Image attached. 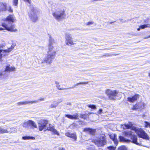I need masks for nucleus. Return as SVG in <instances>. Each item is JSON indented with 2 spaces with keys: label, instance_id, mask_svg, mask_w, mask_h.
<instances>
[{
  "label": "nucleus",
  "instance_id": "obj_32",
  "mask_svg": "<svg viewBox=\"0 0 150 150\" xmlns=\"http://www.w3.org/2000/svg\"><path fill=\"white\" fill-rule=\"evenodd\" d=\"M7 11L8 10L10 13H12L13 12V10L11 6H9L7 7Z\"/></svg>",
  "mask_w": 150,
  "mask_h": 150
},
{
  "label": "nucleus",
  "instance_id": "obj_10",
  "mask_svg": "<svg viewBox=\"0 0 150 150\" xmlns=\"http://www.w3.org/2000/svg\"><path fill=\"white\" fill-rule=\"evenodd\" d=\"M65 42L68 45H71L74 44L71 35L69 33L65 34Z\"/></svg>",
  "mask_w": 150,
  "mask_h": 150
},
{
  "label": "nucleus",
  "instance_id": "obj_40",
  "mask_svg": "<svg viewBox=\"0 0 150 150\" xmlns=\"http://www.w3.org/2000/svg\"><path fill=\"white\" fill-rule=\"evenodd\" d=\"M94 23V22L93 21H89L86 23V25H90L93 24Z\"/></svg>",
  "mask_w": 150,
  "mask_h": 150
},
{
  "label": "nucleus",
  "instance_id": "obj_52",
  "mask_svg": "<svg viewBox=\"0 0 150 150\" xmlns=\"http://www.w3.org/2000/svg\"><path fill=\"white\" fill-rule=\"evenodd\" d=\"M115 22V21L110 22V24H112V23H113V22Z\"/></svg>",
  "mask_w": 150,
  "mask_h": 150
},
{
  "label": "nucleus",
  "instance_id": "obj_16",
  "mask_svg": "<svg viewBox=\"0 0 150 150\" xmlns=\"http://www.w3.org/2000/svg\"><path fill=\"white\" fill-rule=\"evenodd\" d=\"M96 129L91 128H86L83 129V131L89 134L94 135L96 132Z\"/></svg>",
  "mask_w": 150,
  "mask_h": 150
},
{
  "label": "nucleus",
  "instance_id": "obj_22",
  "mask_svg": "<svg viewBox=\"0 0 150 150\" xmlns=\"http://www.w3.org/2000/svg\"><path fill=\"white\" fill-rule=\"evenodd\" d=\"M65 116L67 118L71 119H78L79 115L77 113L73 115L66 114Z\"/></svg>",
  "mask_w": 150,
  "mask_h": 150
},
{
  "label": "nucleus",
  "instance_id": "obj_31",
  "mask_svg": "<svg viewBox=\"0 0 150 150\" xmlns=\"http://www.w3.org/2000/svg\"><path fill=\"white\" fill-rule=\"evenodd\" d=\"M117 150H127V149L125 146H121L118 147Z\"/></svg>",
  "mask_w": 150,
  "mask_h": 150
},
{
  "label": "nucleus",
  "instance_id": "obj_7",
  "mask_svg": "<svg viewBox=\"0 0 150 150\" xmlns=\"http://www.w3.org/2000/svg\"><path fill=\"white\" fill-rule=\"evenodd\" d=\"M106 137L105 135L101 136L100 138L94 140L95 144L98 147L103 146L105 145L106 143Z\"/></svg>",
  "mask_w": 150,
  "mask_h": 150
},
{
  "label": "nucleus",
  "instance_id": "obj_21",
  "mask_svg": "<svg viewBox=\"0 0 150 150\" xmlns=\"http://www.w3.org/2000/svg\"><path fill=\"white\" fill-rule=\"evenodd\" d=\"M37 101H27L24 102H18L17 103V104L18 105H25L28 104H32L33 103L37 102Z\"/></svg>",
  "mask_w": 150,
  "mask_h": 150
},
{
  "label": "nucleus",
  "instance_id": "obj_14",
  "mask_svg": "<svg viewBox=\"0 0 150 150\" xmlns=\"http://www.w3.org/2000/svg\"><path fill=\"white\" fill-rule=\"evenodd\" d=\"M144 104L143 103L136 104L133 106L132 109L133 110L142 109L144 108Z\"/></svg>",
  "mask_w": 150,
  "mask_h": 150
},
{
  "label": "nucleus",
  "instance_id": "obj_12",
  "mask_svg": "<svg viewBox=\"0 0 150 150\" xmlns=\"http://www.w3.org/2000/svg\"><path fill=\"white\" fill-rule=\"evenodd\" d=\"M15 44H13L11 45V47L8 48L7 50H0V59L2 57V56H5V53L9 52H10L12 50H13L14 47L16 46Z\"/></svg>",
  "mask_w": 150,
  "mask_h": 150
},
{
  "label": "nucleus",
  "instance_id": "obj_24",
  "mask_svg": "<svg viewBox=\"0 0 150 150\" xmlns=\"http://www.w3.org/2000/svg\"><path fill=\"white\" fill-rule=\"evenodd\" d=\"M29 127H31L32 128H37V126L35 123L32 120H29Z\"/></svg>",
  "mask_w": 150,
  "mask_h": 150
},
{
  "label": "nucleus",
  "instance_id": "obj_33",
  "mask_svg": "<svg viewBox=\"0 0 150 150\" xmlns=\"http://www.w3.org/2000/svg\"><path fill=\"white\" fill-rule=\"evenodd\" d=\"M87 106L88 107L91 108L92 109H95L96 108V105H88Z\"/></svg>",
  "mask_w": 150,
  "mask_h": 150
},
{
  "label": "nucleus",
  "instance_id": "obj_6",
  "mask_svg": "<svg viewBox=\"0 0 150 150\" xmlns=\"http://www.w3.org/2000/svg\"><path fill=\"white\" fill-rule=\"evenodd\" d=\"M30 8L31 11L28 13L29 16L33 21L35 22L38 19L37 16V11L33 6H30Z\"/></svg>",
  "mask_w": 150,
  "mask_h": 150
},
{
  "label": "nucleus",
  "instance_id": "obj_45",
  "mask_svg": "<svg viewBox=\"0 0 150 150\" xmlns=\"http://www.w3.org/2000/svg\"><path fill=\"white\" fill-rule=\"evenodd\" d=\"M146 28L150 27V24H146Z\"/></svg>",
  "mask_w": 150,
  "mask_h": 150
},
{
  "label": "nucleus",
  "instance_id": "obj_46",
  "mask_svg": "<svg viewBox=\"0 0 150 150\" xmlns=\"http://www.w3.org/2000/svg\"><path fill=\"white\" fill-rule=\"evenodd\" d=\"M55 84L56 85H58V84H59V82H58V81H55Z\"/></svg>",
  "mask_w": 150,
  "mask_h": 150
},
{
  "label": "nucleus",
  "instance_id": "obj_17",
  "mask_svg": "<svg viewBox=\"0 0 150 150\" xmlns=\"http://www.w3.org/2000/svg\"><path fill=\"white\" fill-rule=\"evenodd\" d=\"M139 98V95L136 94L131 97H128L127 98V101L129 102L133 103L137 100Z\"/></svg>",
  "mask_w": 150,
  "mask_h": 150
},
{
  "label": "nucleus",
  "instance_id": "obj_53",
  "mask_svg": "<svg viewBox=\"0 0 150 150\" xmlns=\"http://www.w3.org/2000/svg\"><path fill=\"white\" fill-rule=\"evenodd\" d=\"M144 22H145V23L148 22L146 21V20H145V21H144Z\"/></svg>",
  "mask_w": 150,
  "mask_h": 150
},
{
  "label": "nucleus",
  "instance_id": "obj_15",
  "mask_svg": "<svg viewBox=\"0 0 150 150\" xmlns=\"http://www.w3.org/2000/svg\"><path fill=\"white\" fill-rule=\"evenodd\" d=\"M7 9V4L5 3L0 2V13L6 11Z\"/></svg>",
  "mask_w": 150,
  "mask_h": 150
},
{
  "label": "nucleus",
  "instance_id": "obj_19",
  "mask_svg": "<svg viewBox=\"0 0 150 150\" xmlns=\"http://www.w3.org/2000/svg\"><path fill=\"white\" fill-rule=\"evenodd\" d=\"M49 45H48V48H50V47H52V48H54V47L52 45H53L54 43H55V41L52 38L51 35H49Z\"/></svg>",
  "mask_w": 150,
  "mask_h": 150
},
{
  "label": "nucleus",
  "instance_id": "obj_30",
  "mask_svg": "<svg viewBox=\"0 0 150 150\" xmlns=\"http://www.w3.org/2000/svg\"><path fill=\"white\" fill-rule=\"evenodd\" d=\"M23 127H29V120L26 122L24 123L22 125Z\"/></svg>",
  "mask_w": 150,
  "mask_h": 150
},
{
  "label": "nucleus",
  "instance_id": "obj_55",
  "mask_svg": "<svg viewBox=\"0 0 150 150\" xmlns=\"http://www.w3.org/2000/svg\"><path fill=\"white\" fill-rule=\"evenodd\" d=\"M2 47H2V45H1V46H0V48H2Z\"/></svg>",
  "mask_w": 150,
  "mask_h": 150
},
{
  "label": "nucleus",
  "instance_id": "obj_26",
  "mask_svg": "<svg viewBox=\"0 0 150 150\" xmlns=\"http://www.w3.org/2000/svg\"><path fill=\"white\" fill-rule=\"evenodd\" d=\"M62 101V100H60V101L59 102H57L55 103V102H54L53 103V104H51V105L50 106V108H55L59 104V103H60Z\"/></svg>",
  "mask_w": 150,
  "mask_h": 150
},
{
  "label": "nucleus",
  "instance_id": "obj_43",
  "mask_svg": "<svg viewBox=\"0 0 150 150\" xmlns=\"http://www.w3.org/2000/svg\"><path fill=\"white\" fill-rule=\"evenodd\" d=\"M103 110L102 109H100L98 112V114H100L102 113Z\"/></svg>",
  "mask_w": 150,
  "mask_h": 150
},
{
  "label": "nucleus",
  "instance_id": "obj_9",
  "mask_svg": "<svg viewBox=\"0 0 150 150\" xmlns=\"http://www.w3.org/2000/svg\"><path fill=\"white\" fill-rule=\"evenodd\" d=\"M105 93L108 96L110 99L114 100L115 99L114 97H115L118 92L116 90L112 91L110 89H108L106 90Z\"/></svg>",
  "mask_w": 150,
  "mask_h": 150
},
{
  "label": "nucleus",
  "instance_id": "obj_57",
  "mask_svg": "<svg viewBox=\"0 0 150 150\" xmlns=\"http://www.w3.org/2000/svg\"><path fill=\"white\" fill-rule=\"evenodd\" d=\"M15 142V143H17V142L16 141L15 142Z\"/></svg>",
  "mask_w": 150,
  "mask_h": 150
},
{
  "label": "nucleus",
  "instance_id": "obj_36",
  "mask_svg": "<svg viewBox=\"0 0 150 150\" xmlns=\"http://www.w3.org/2000/svg\"><path fill=\"white\" fill-rule=\"evenodd\" d=\"M109 150H115V148L112 146H110L107 147Z\"/></svg>",
  "mask_w": 150,
  "mask_h": 150
},
{
  "label": "nucleus",
  "instance_id": "obj_35",
  "mask_svg": "<svg viewBox=\"0 0 150 150\" xmlns=\"http://www.w3.org/2000/svg\"><path fill=\"white\" fill-rule=\"evenodd\" d=\"M18 0H13V4L15 6H17L18 4Z\"/></svg>",
  "mask_w": 150,
  "mask_h": 150
},
{
  "label": "nucleus",
  "instance_id": "obj_25",
  "mask_svg": "<svg viewBox=\"0 0 150 150\" xmlns=\"http://www.w3.org/2000/svg\"><path fill=\"white\" fill-rule=\"evenodd\" d=\"M7 126L6 127H4L3 128L1 127H0V134H3L7 133Z\"/></svg>",
  "mask_w": 150,
  "mask_h": 150
},
{
  "label": "nucleus",
  "instance_id": "obj_50",
  "mask_svg": "<svg viewBox=\"0 0 150 150\" xmlns=\"http://www.w3.org/2000/svg\"><path fill=\"white\" fill-rule=\"evenodd\" d=\"M4 30V29L0 27V30Z\"/></svg>",
  "mask_w": 150,
  "mask_h": 150
},
{
  "label": "nucleus",
  "instance_id": "obj_34",
  "mask_svg": "<svg viewBox=\"0 0 150 150\" xmlns=\"http://www.w3.org/2000/svg\"><path fill=\"white\" fill-rule=\"evenodd\" d=\"M110 137V138L113 140L116 138V135L115 134H111Z\"/></svg>",
  "mask_w": 150,
  "mask_h": 150
},
{
  "label": "nucleus",
  "instance_id": "obj_1",
  "mask_svg": "<svg viewBox=\"0 0 150 150\" xmlns=\"http://www.w3.org/2000/svg\"><path fill=\"white\" fill-rule=\"evenodd\" d=\"M16 20V18L13 15H10L8 16L5 20V21H8V23H2V26L4 28L5 30L11 32H15L17 30L15 28V25L12 23L14 22Z\"/></svg>",
  "mask_w": 150,
  "mask_h": 150
},
{
  "label": "nucleus",
  "instance_id": "obj_18",
  "mask_svg": "<svg viewBox=\"0 0 150 150\" xmlns=\"http://www.w3.org/2000/svg\"><path fill=\"white\" fill-rule=\"evenodd\" d=\"M7 129V133H16L17 132V129L13 127H11L9 126H6Z\"/></svg>",
  "mask_w": 150,
  "mask_h": 150
},
{
  "label": "nucleus",
  "instance_id": "obj_29",
  "mask_svg": "<svg viewBox=\"0 0 150 150\" xmlns=\"http://www.w3.org/2000/svg\"><path fill=\"white\" fill-rule=\"evenodd\" d=\"M22 139L23 140H26L29 139H35V138L34 137H32L25 136L23 137H22Z\"/></svg>",
  "mask_w": 150,
  "mask_h": 150
},
{
  "label": "nucleus",
  "instance_id": "obj_41",
  "mask_svg": "<svg viewBox=\"0 0 150 150\" xmlns=\"http://www.w3.org/2000/svg\"><path fill=\"white\" fill-rule=\"evenodd\" d=\"M57 88L59 90H62L65 89V88H60V85L59 84L56 85Z\"/></svg>",
  "mask_w": 150,
  "mask_h": 150
},
{
  "label": "nucleus",
  "instance_id": "obj_48",
  "mask_svg": "<svg viewBox=\"0 0 150 150\" xmlns=\"http://www.w3.org/2000/svg\"><path fill=\"white\" fill-rule=\"evenodd\" d=\"M66 104L67 105H71V103L70 102Z\"/></svg>",
  "mask_w": 150,
  "mask_h": 150
},
{
  "label": "nucleus",
  "instance_id": "obj_23",
  "mask_svg": "<svg viewBox=\"0 0 150 150\" xmlns=\"http://www.w3.org/2000/svg\"><path fill=\"white\" fill-rule=\"evenodd\" d=\"M119 138L120 142H129L131 141L129 139H126L121 136H119Z\"/></svg>",
  "mask_w": 150,
  "mask_h": 150
},
{
  "label": "nucleus",
  "instance_id": "obj_20",
  "mask_svg": "<svg viewBox=\"0 0 150 150\" xmlns=\"http://www.w3.org/2000/svg\"><path fill=\"white\" fill-rule=\"evenodd\" d=\"M132 124L131 122H129V124L121 125L120 126L121 128L124 129H129L132 127Z\"/></svg>",
  "mask_w": 150,
  "mask_h": 150
},
{
  "label": "nucleus",
  "instance_id": "obj_47",
  "mask_svg": "<svg viewBox=\"0 0 150 150\" xmlns=\"http://www.w3.org/2000/svg\"><path fill=\"white\" fill-rule=\"evenodd\" d=\"M59 149V150H65L63 148H60Z\"/></svg>",
  "mask_w": 150,
  "mask_h": 150
},
{
  "label": "nucleus",
  "instance_id": "obj_27",
  "mask_svg": "<svg viewBox=\"0 0 150 150\" xmlns=\"http://www.w3.org/2000/svg\"><path fill=\"white\" fill-rule=\"evenodd\" d=\"M88 83V81L85 82H81L79 83H76V84L74 85L73 86L70 87L68 88V89H71L73 88H75L76 86L79 85V84H87Z\"/></svg>",
  "mask_w": 150,
  "mask_h": 150
},
{
  "label": "nucleus",
  "instance_id": "obj_2",
  "mask_svg": "<svg viewBox=\"0 0 150 150\" xmlns=\"http://www.w3.org/2000/svg\"><path fill=\"white\" fill-rule=\"evenodd\" d=\"M48 124V122L47 120H42L39 123V129L40 131H41L43 129L47 128L46 130L50 131L52 132V134L59 135V134L57 131L54 129V127L51 124H49V126L47 127Z\"/></svg>",
  "mask_w": 150,
  "mask_h": 150
},
{
  "label": "nucleus",
  "instance_id": "obj_11",
  "mask_svg": "<svg viewBox=\"0 0 150 150\" xmlns=\"http://www.w3.org/2000/svg\"><path fill=\"white\" fill-rule=\"evenodd\" d=\"M136 132L138 136L140 138L147 140L149 139V137L147 134L142 129H137Z\"/></svg>",
  "mask_w": 150,
  "mask_h": 150
},
{
  "label": "nucleus",
  "instance_id": "obj_49",
  "mask_svg": "<svg viewBox=\"0 0 150 150\" xmlns=\"http://www.w3.org/2000/svg\"><path fill=\"white\" fill-rule=\"evenodd\" d=\"M150 38V35L147 36L146 37L144 38V39H147V38Z\"/></svg>",
  "mask_w": 150,
  "mask_h": 150
},
{
  "label": "nucleus",
  "instance_id": "obj_39",
  "mask_svg": "<svg viewBox=\"0 0 150 150\" xmlns=\"http://www.w3.org/2000/svg\"><path fill=\"white\" fill-rule=\"evenodd\" d=\"M145 126L146 127H150V123L146 121L145 122Z\"/></svg>",
  "mask_w": 150,
  "mask_h": 150
},
{
  "label": "nucleus",
  "instance_id": "obj_44",
  "mask_svg": "<svg viewBox=\"0 0 150 150\" xmlns=\"http://www.w3.org/2000/svg\"><path fill=\"white\" fill-rule=\"evenodd\" d=\"M24 1L25 2H27L30 4L31 2V0H24Z\"/></svg>",
  "mask_w": 150,
  "mask_h": 150
},
{
  "label": "nucleus",
  "instance_id": "obj_38",
  "mask_svg": "<svg viewBox=\"0 0 150 150\" xmlns=\"http://www.w3.org/2000/svg\"><path fill=\"white\" fill-rule=\"evenodd\" d=\"M113 140V141H114V143L115 144V145L116 146L117 145L118 143V141L117 138H115V139L113 140Z\"/></svg>",
  "mask_w": 150,
  "mask_h": 150
},
{
  "label": "nucleus",
  "instance_id": "obj_28",
  "mask_svg": "<svg viewBox=\"0 0 150 150\" xmlns=\"http://www.w3.org/2000/svg\"><path fill=\"white\" fill-rule=\"evenodd\" d=\"M89 114V113L81 114L80 115V117L84 119H87L88 118Z\"/></svg>",
  "mask_w": 150,
  "mask_h": 150
},
{
  "label": "nucleus",
  "instance_id": "obj_51",
  "mask_svg": "<svg viewBox=\"0 0 150 150\" xmlns=\"http://www.w3.org/2000/svg\"><path fill=\"white\" fill-rule=\"evenodd\" d=\"M141 28H138L137 29V30L138 31H139L140 30V29Z\"/></svg>",
  "mask_w": 150,
  "mask_h": 150
},
{
  "label": "nucleus",
  "instance_id": "obj_5",
  "mask_svg": "<svg viewBox=\"0 0 150 150\" xmlns=\"http://www.w3.org/2000/svg\"><path fill=\"white\" fill-rule=\"evenodd\" d=\"M123 134L125 136L130 137L131 139L132 140V142L137 144L138 145L137 142V136L134 135L132 134V132L131 130H127L124 131L123 132Z\"/></svg>",
  "mask_w": 150,
  "mask_h": 150
},
{
  "label": "nucleus",
  "instance_id": "obj_56",
  "mask_svg": "<svg viewBox=\"0 0 150 150\" xmlns=\"http://www.w3.org/2000/svg\"><path fill=\"white\" fill-rule=\"evenodd\" d=\"M149 76H150V73H149Z\"/></svg>",
  "mask_w": 150,
  "mask_h": 150
},
{
  "label": "nucleus",
  "instance_id": "obj_8",
  "mask_svg": "<svg viewBox=\"0 0 150 150\" xmlns=\"http://www.w3.org/2000/svg\"><path fill=\"white\" fill-rule=\"evenodd\" d=\"M15 68L13 67H10V65H7L4 71L0 72V78L2 76L3 78H6L8 76L9 74V72L11 71H14Z\"/></svg>",
  "mask_w": 150,
  "mask_h": 150
},
{
  "label": "nucleus",
  "instance_id": "obj_4",
  "mask_svg": "<svg viewBox=\"0 0 150 150\" xmlns=\"http://www.w3.org/2000/svg\"><path fill=\"white\" fill-rule=\"evenodd\" d=\"M52 14L54 18L58 21L64 18L65 16L64 10L60 9H57L55 11H53Z\"/></svg>",
  "mask_w": 150,
  "mask_h": 150
},
{
  "label": "nucleus",
  "instance_id": "obj_37",
  "mask_svg": "<svg viewBox=\"0 0 150 150\" xmlns=\"http://www.w3.org/2000/svg\"><path fill=\"white\" fill-rule=\"evenodd\" d=\"M45 98H40L39 99L37 100H34V101H37V102L33 103H38L39 101H43L44 100Z\"/></svg>",
  "mask_w": 150,
  "mask_h": 150
},
{
  "label": "nucleus",
  "instance_id": "obj_13",
  "mask_svg": "<svg viewBox=\"0 0 150 150\" xmlns=\"http://www.w3.org/2000/svg\"><path fill=\"white\" fill-rule=\"evenodd\" d=\"M65 135L71 138L74 141L77 140V137L76 133H72L71 132H67L65 133Z\"/></svg>",
  "mask_w": 150,
  "mask_h": 150
},
{
  "label": "nucleus",
  "instance_id": "obj_3",
  "mask_svg": "<svg viewBox=\"0 0 150 150\" xmlns=\"http://www.w3.org/2000/svg\"><path fill=\"white\" fill-rule=\"evenodd\" d=\"M52 47H50V48H48L49 51L47 52V56L45 58L44 61H42V63L45 62L47 64H50L55 58L56 52L53 50V48H51Z\"/></svg>",
  "mask_w": 150,
  "mask_h": 150
},
{
  "label": "nucleus",
  "instance_id": "obj_54",
  "mask_svg": "<svg viewBox=\"0 0 150 150\" xmlns=\"http://www.w3.org/2000/svg\"><path fill=\"white\" fill-rule=\"evenodd\" d=\"M34 150H39L38 149H35Z\"/></svg>",
  "mask_w": 150,
  "mask_h": 150
},
{
  "label": "nucleus",
  "instance_id": "obj_42",
  "mask_svg": "<svg viewBox=\"0 0 150 150\" xmlns=\"http://www.w3.org/2000/svg\"><path fill=\"white\" fill-rule=\"evenodd\" d=\"M146 24H144V25H140L139 26V27L141 29H144V28H146Z\"/></svg>",
  "mask_w": 150,
  "mask_h": 150
}]
</instances>
